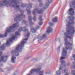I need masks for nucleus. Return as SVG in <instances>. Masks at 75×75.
Returning a JSON list of instances; mask_svg holds the SVG:
<instances>
[{
    "instance_id": "obj_1",
    "label": "nucleus",
    "mask_w": 75,
    "mask_h": 75,
    "mask_svg": "<svg viewBox=\"0 0 75 75\" xmlns=\"http://www.w3.org/2000/svg\"><path fill=\"white\" fill-rule=\"evenodd\" d=\"M68 23L69 24L67 25V27L66 28L67 31L66 34L67 35H72V34H74L75 33V31L72 30L73 25L71 24H74L75 23L73 21L70 20L68 21Z\"/></svg>"
},
{
    "instance_id": "obj_2",
    "label": "nucleus",
    "mask_w": 75,
    "mask_h": 75,
    "mask_svg": "<svg viewBox=\"0 0 75 75\" xmlns=\"http://www.w3.org/2000/svg\"><path fill=\"white\" fill-rule=\"evenodd\" d=\"M18 25H19L18 23H14L13 24V26H10L9 28H6V31L5 32L4 35L2 34L0 35V38H3L4 37H6L7 36V34L10 33L11 31L12 32H14V28L16 27H18Z\"/></svg>"
},
{
    "instance_id": "obj_3",
    "label": "nucleus",
    "mask_w": 75,
    "mask_h": 75,
    "mask_svg": "<svg viewBox=\"0 0 75 75\" xmlns=\"http://www.w3.org/2000/svg\"><path fill=\"white\" fill-rule=\"evenodd\" d=\"M14 3L15 4H17L19 3L18 2V1L16 0H5L4 1H2L1 2V6L4 5H8V4H13Z\"/></svg>"
},
{
    "instance_id": "obj_4",
    "label": "nucleus",
    "mask_w": 75,
    "mask_h": 75,
    "mask_svg": "<svg viewBox=\"0 0 75 75\" xmlns=\"http://www.w3.org/2000/svg\"><path fill=\"white\" fill-rule=\"evenodd\" d=\"M13 40H15V37L14 36H12L11 38H10L9 39V41H7L6 43V44H3L2 46H4L5 48L6 47V46H7V47H10L11 45L10 42H13ZM6 44H7L8 45H7Z\"/></svg>"
},
{
    "instance_id": "obj_5",
    "label": "nucleus",
    "mask_w": 75,
    "mask_h": 75,
    "mask_svg": "<svg viewBox=\"0 0 75 75\" xmlns=\"http://www.w3.org/2000/svg\"><path fill=\"white\" fill-rule=\"evenodd\" d=\"M3 52H0V56H1V61H2L3 62H5L7 61V57L4 56V55H2Z\"/></svg>"
},
{
    "instance_id": "obj_6",
    "label": "nucleus",
    "mask_w": 75,
    "mask_h": 75,
    "mask_svg": "<svg viewBox=\"0 0 75 75\" xmlns=\"http://www.w3.org/2000/svg\"><path fill=\"white\" fill-rule=\"evenodd\" d=\"M23 20V18L21 17V15L17 14L16 15V18H14L15 21H17L18 23L20 22V21H21Z\"/></svg>"
},
{
    "instance_id": "obj_7",
    "label": "nucleus",
    "mask_w": 75,
    "mask_h": 75,
    "mask_svg": "<svg viewBox=\"0 0 75 75\" xmlns=\"http://www.w3.org/2000/svg\"><path fill=\"white\" fill-rule=\"evenodd\" d=\"M64 45H66L65 48L66 50H68V49L69 50H72V47H69V45L71 46V45H72V44H70L69 42H66Z\"/></svg>"
},
{
    "instance_id": "obj_8",
    "label": "nucleus",
    "mask_w": 75,
    "mask_h": 75,
    "mask_svg": "<svg viewBox=\"0 0 75 75\" xmlns=\"http://www.w3.org/2000/svg\"><path fill=\"white\" fill-rule=\"evenodd\" d=\"M15 52V51L14 50H13L11 52V53L13 55V56H12V57L11 58L12 60H11V61L13 63H14V62H15V60H14L16 59V57H14Z\"/></svg>"
},
{
    "instance_id": "obj_9",
    "label": "nucleus",
    "mask_w": 75,
    "mask_h": 75,
    "mask_svg": "<svg viewBox=\"0 0 75 75\" xmlns=\"http://www.w3.org/2000/svg\"><path fill=\"white\" fill-rule=\"evenodd\" d=\"M47 38V35L46 34H44L42 35V36H40L39 38V40H38V42H40L41 41V40H43L45 38Z\"/></svg>"
},
{
    "instance_id": "obj_10",
    "label": "nucleus",
    "mask_w": 75,
    "mask_h": 75,
    "mask_svg": "<svg viewBox=\"0 0 75 75\" xmlns=\"http://www.w3.org/2000/svg\"><path fill=\"white\" fill-rule=\"evenodd\" d=\"M70 7H73L74 9L75 10V6H75V1H73L70 2Z\"/></svg>"
},
{
    "instance_id": "obj_11",
    "label": "nucleus",
    "mask_w": 75,
    "mask_h": 75,
    "mask_svg": "<svg viewBox=\"0 0 75 75\" xmlns=\"http://www.w3.org/2000/svg\"><path fill=\"white\" fill-rule=\"evenodd\" d=\"M74 10V9L72 8H70L69 10V11H70V12H68V13H69V15H71V16H74V14H75V12H74V11H71V10Z\"/></svg>"
},
{
    "instance_id": "obj_12",
    "label": "nucleus",
    "mask_w": 75,
    "mask_h": 75,
    "mask_svg": "<svg viewBox=\"0 0 75 75\" xmlns=\"http://www.w3.org/2000/svg\"><path fill=\"white\" fill-rule=\"evenodd\" d=\"M53 31V29H52L51 27H48V29L47 30L46 33L47 34H49L51 33V32H52Z\"/></svg>"
},
{
    "instance_id": "obj_13",
    "label": "nucleus",
    "mask_w": 75,
    "mask_h": 75,
    "mask_svg": "<svg viewBox=\"0 0 75 75\" xmlns=\"http://www.w3.org/2000/svg\"><path fill=\"white\" fill-rule=\"evenodd\" d=\"M22 30L25 33H27L28 32V29H26V26H24L22 28Z\"/></svg>"
},
{
    "instance_id": "obj_14",
    "label": "nucleus",
    "mask_w": 75,
    "mask_h": 75,
    "mask_svg": "<svg viewBox=\"0 0 75 75\" xmlns=\"http://www.w3.org/2000/svg\"><path fill=\"white\" fill-rule=\"evenodd\" d=\"M34 11L37 12V13H38V14H41V13H43V11H44V9H42L40 10L37 8H35L34 10Z\"/></svg>"
},
{
    "instance_id": "obj_15",
    "label": "nucleus",
    "mask_w": 75,
    "mask_h": 75,
    "mask_svg": "<svg viewBox=\"0 0 75 75\" xmlns=\"http://www.w3.org/2000/svg\"><path fill=\"white\" fill-rule=\"evenodd\" d=\"M63 50L62 51V57H64V56H65V55H67V50H65V48H63Z\"/></svg>"
},
{
    "instance_id": "obj_16",
    "label": "nucleus",
    "mask_w": 75,
    "mask_h": 75,
    "mask_svg": "<svg viewBox=\"0 0 75 75\" xmlns=\"http://www.w3.org/2000/svg\"><path fill=\"white\" fill-rule=\"evenodd\" d=\"M58 17L55 16L54 18H53L52 19V21L54 23H57V22H58Z\"/></svg>"
},
{
    "instance_id": "obj_17",
    "label": "nucleus",
    "mask_w": 75,
    "mask_h": 75,
    "mask_svg": "<svg viewBox=\"0 0 75 75\" xmlns=\"http://www.w3.org/2000/svg\"><path fill=\"white\" fill-rule=\"evenodd\" d=\"M37 30V28H32L31 30L30 31L31 32V33H35Z\"/></svg>"
},
{
    "instance_id": "obj_18",
    "label": "nucleus",
    "mask_w": 75,
    "mask_h": 75,
    "mask_svg": "<svg viewBox=\"0 0 75 75\" xmlns=\"http://www.w3.org/2000/svg\"><path fill=\"white\" fill-rule=\"evenodd\" d=\"M68 18H69L70 20H71V21H74V19H75V17H74V16H68Z\"/></svg>"
},
{
    "instance_id": "obj_19",
    "label": "nucleus",
    "mask_w": 75,
    "mask_h": 75,
    "mask_svg": "<svg viewBox=\"0 0 75 75\" xmlns=\"http://www.w3.org/2000/svg\"><path fill=\"white\" fill-rule=\"evenodd\" d=\"M15 8L16 10H18V11H20L21 9L20 8V5H16V6Z\"/></svg>"
},
{
    "instance_id": "obj_20",
    "label": "nucleus",
    "mask_w": 75,
    "mask_h": 75,
    "mask_svg": "<svg viewBox=\"0 0 75 75\" xmlns=\"http://www.w3.org/2000/svg\"><path fill=\"white\" fill-rule=\"evenodd\" d=\"M28 18L29 21H32V20H33V17L31 16H29L28 17Z\"/></svg>"
},
{
    "instance_id": "obj_21",
    "label": "nucleus",
    "mask_w": 75,
    "mask_h": 75,
    "mask_svg": "<svg viewBox=\"0 0 75 75\" xmlns=\"http://www.w3.org/2000/svg\"><path fill=\"white\" fill-rule=\"evenodd\" d=\"M22 23L23 24H25V25H28V23L27 22H26V21H25V20H23L22 21Z\"/></svg>"
},
{
    "instance_id": "obj_22",
    "label": "nucleus",
    "mask_w": 75,
    "mask_h": 75,
    "mask_svg": "<svg viewBox=\"0 0 75 75\" xmlns=\"http://www.w3.org/2000/svg\"><path fill=\"white\" fill-rule=\"evenodd\" d=\"M16 49L19 52H21V51H22V49H21V47L18 48V47H17L16 48Z\"/></svg>"
},
{
    "instance_id": "obj_23",
    "label": "nucleus",
    "mask_w": 75,
    "mask_h": 75,
    "mask_svg": "<svg viewBox=\"0 0 75 75\" xmlns=\"http://www.w3.org/2000/svg\"><path fill=\"white\" fill-rule=\"evenodd\" d=\"M18 51L16 49L15 52V56H18L19 54Z\"/></svg>"
},
{
    "instance_id": "obj_24",
    "label": "nucleus",
    "mask_w": 75,
    "mask_h": 75,
    "mask_svg": "<svg viewBox=\"0 0 75 75\" xmlns=\"http://www.w3.org/2000/svg\"><path fill=\"white\" fill-rule=\"evenodd\" d=\"M21 43L22 45L24 46V44L26 43V40L25 39H24Z\"/></svg>"
},
{
    "instance_id": "obj_25",
    "label": "nucleus",
    "mask_w": 75,
    "mask_h": 75,
    "mask_svg": "<svg viewBox=\"0 0 75 75\" xmlns=\"http://www.w3.org/2000/svg\"><path fill=\"white\" fill-rule=\"evenodd\" d=\"M42 15H40L39 16V17L38 18L39 20L40 21H43L44 20V19H42Z\"/></svg>"
},
{
    "instance_id": "obj_26",
    "label": "nucleus",
    "mask_w": 75,
    "mask_h": 75,
    "mask_svg": "<svg viewBox=\"0 0 75 75\" xmlns=\"http://www.w3.org/2000/svg\"><path fill=\"white\" fill-rule=\"evenodd\" d=\"M35 12V11H32L33 14L34 16H37V13H36Z\"/></svg>"
},
{
    "instance_id": "obj_27",
    "label": "nucleus",
    "mask_w": 75,
    "mask_h": 75,
    "mask_svg": "<svg viewBox=\"0 0 75 75\" xmlns=\"http://www.w3.org/2000/svg\"><path fill=\"white\" fill-rule=\"evenodd\" d=\"M5 50V47L3 46H1V51H3Z\"/></svg>"
},
{
    "instance_id": "obj_28",
    "label": "nucleus",
    "mask_w": 75,
    "mask_h": 75,
    "mask_svg": "<svg viewBox=\"0 0 75 75\" xmlns=\"http://www.w3.org/2000/svg\"><path fill=\"white\" fill-rule=\"evenodd\" d=\"M61 63L62 64H63V65H64L65 63H66V62L65 61H64V60H61Z\"/></svg>"
},
{
    "instance_id": "obj_29",
    "label": "nucleus",
    "mask_w": 75,
    "mask_h": 75,
    "mask_svg": "<svg viewBox=\"0 0 75 75\" xmlns=\"http://www.w3.org/2000/svg\"><path fill=\"white\" fill-rule=\"evenodd\" d=\"M30 25V26H32V25H34V23L32 22L31 21H29V24Z\"/></svg>"
},
{
    "instance_id": "obj_30",
    "label": "nucleus",
    "mask_w": 75,
    "mask_h": 75,
    "mask_svg": "<svg viewBox=\"0 0 75 75\" xmlns=\"http://www.w3.org/2000/svg\"><path fill=\"white\" fill-rule=\"evenodd\" d=\"M71 74L73 75H75V70H73L72 71Z\"/></svg>"
},
{
    "instance_id": "obj_31",
    "label": "nucleus",
    "mask_w": 75,
    "mask_h": 75,
    "mask_svg": "<svg viewBox=\"0 0 75 75\" xmlns=\"http://www.w3.org/2000/svg\"><path fill=\"white\" fill-rule=\"evenodd\" d=\"M21 6L22 7H23V8H24L26 6V5L25 4H22L21 5Z\"/></svg>"
},
{
    "instance_id": "obj_32",
    "label": "nucleus",
    "mask_w": 75,
    "mask_h": 75,
    "mask_svg": "<svg viewBox=\"0 0 75 75\" xmlns=\"http://www.w3.org/2000/svg\"><path fill=\"white\" fill-rule=\"evenodd\" d=\"M49 24L50 26H51V27H52L54 25V24L52 22H50L49 23Z\"/></svg>"
},
{
    "instance_id": "obj_33",
    "label": "nucleus",
    "mask_w": 75,
    "mask_h": 75,
    "mask_svg": "<svg viewBox=\"0 0 75 75\" xmlns=\"http://www.w3.org/2000/svg\"><path fill=\"white\" fill-rule=\"evenodd\" d=\"M21 31H22V28H19V29H18V31L19 33H20Z\"/></svg>"
},
{
    "instance_id": "obj_34",
    "label": "nucleus",
    "mask_w": 75,
    "mask_h": 75,
    "mask_svg": "<svg viewBox=\"0 0 75 75\" xmlns=\"http://www.w3.org/2000/svg\"><path fill=\"white\" fill-rule=\"evenodd\" d=\"M28 32H29V31H28V33H27L26 36V37H30V33H28Z\"/></svg>"
},
{
    "instance_id": "obj_35",
    "label": "nucleus",
    "mask_w": 75,
    "mask_h": 75,
    "mask_svg": "<svg viewBox=\"0 0 75 75\" xmlns=\"http://www.w3.org/2000/svg\"><path fill=\"white\" fill-rule=\"evenodd\" d=\"M15 35H20V34L18 32H15Z\"/></svg>"
},
{
    "instance_id": "obj_36",
    "label": "nucleus",
    "mask_w": 75,
    "mask_h": 75,
    "mask_svg": "<svg viewBox=\"0 0 75 75\" xmlns=\"http://www.w3.org/2000/svg\"><path fill=\"white\" fill-rule=\"evenodd\" d=\"M64 72L66 74H67L68 73V69L67 68H66L64 70Z\"/></svg>"
},
{
    "instance_id": "obj_37",
    "label": "nucleus",
    "mask_w": 75,
    "mask_h": 75,
    "mask_svg": "<svg viewBox=\"0 0 75 75\" xmlns=\"http://www.w3.org/2000/svg\"><path fill=\"white\" fill-rule=\"evenodd\" d=\"M57 51L58 54H59V52L60 51V46H59L57 49Z\"/></svg>"
},
{
    "instance_id": "obj_38",
    "label": "nucleus",
    "mask_w": 75,
    "mask_h": 75,
    "mask_svg": "<svg viewBox=\"0 0 75 75\" xmlns=\"http://www.w3.org/2000/svg\"><path fill=\"white\" fill-rule=\"evenodd\" d=\"M27 13H28V14H30L31 13V11L30 10L27 11Z\"/></svg>"
},
{
    "instance_id": "obj_39",
    "label": "nucleus",
    "mask_w": 75,
    "mask_h": 75,
    "mask_svg": "<svg viewBox=\"0 0 75 75\" xmlns=\"http://www.w3.org/2000/svg\"><path fill=\"white\" fill-rule=\"evenodd\" d=\"M42 6H43V4L42 3H40L39 4V6L40 7H41Z\"/></svg>"
},
{
    "instance_id": "obj_40",
    "label": "nucleus",
    "mask_w": 75,
    "mask_h": 75,
    "mask_svg": "<svg viewBox=\"0 0 75 75\" xmlns=\"http://www.w3.org/2000/svg\"><path fill=\"white\" fill-rule=\"evenodd\" d=\"M48 6H46V5H45L43 6V8L44 9H47V8H48Z\"/></svg>"
},
{
    "instance_id": "obj_41",
    "label": "nucleus",
    "mask_w": 75,
    "mask_h": 75,
    "mask_svg": "<svg viewBox=\"0 0 75 75\" xmlns=\"http://www.w3.org/2000/svg\"><path fill=\"white\" fill-rule=\"evenodd\" d=\"M50 3L48 2H47L46 3L45 5H46V6H47V7H48V6H50Z\"/></svg>"
},
{
    "instance_id": "obj_42",
    "label": "nucleus",
    "mask_w": 75,
    "mask_h": 75,
    "mask_svg": "<svg viewBox=\"0 0 75 75\" xmlns=\"http://www.w3.org/2000/svg\"><path fill=\"white\" fill-rule=\"evenodd\" d=\"M20 11V13H21V15L23 14V13H24V11L23 10H21V9L20 11Z\"/></svg>"
},
{
    "instance_id": "obj_43",
    "label": "nucleus",
    "mask_w": 75,
    "mask_h": 75,
    "mask_svg": "<svg viewBox=\"0 0 75 75\" xmlns=\"http://www.w3.org/2000/svg\"><path fill=\"white\" fill-rule=\"evenodd\" d=\"M26 10L27 11L28 10H30V8L29 7V6H26Z\"/></svg>"
},
{
    "instance_id": "obj_44",
    "label": "nucleus",
    "mask_w": 75,
    "mask_h": 75,
    "mask_svg": "<svg viewBox=\"0 0 75 75\" xmlns=\"http://www.w3.org/2000/svg\"><path fill=\"white\" fill-rule=\"evenodd\" d=\"M57 74H60L61 73V71L59 70L57 71Z\"/></svg>"
},
{
    "instance_id": "obj_45",
    "label": "nucleus",
    "mask_w": 75,
    "mask_h": 75,
    "mask_svg": "<svg viewBox=\"0 0 75 75\" xmlns=\"http://www.w3.org/2000/svg\"><path fill=\"white\" fill-rule=\"evenodd\" d=\"M35 72V70H34L32 69L30 71L31 74H34V72Z\"/></svg>"
},
{
    "instance_id": "obj_46",
    "label": "nucleus",
    "mask_w": 75,
    "mask_h": 75,
    "mask_svg": "<svg viewBox=\"0 0 75 75\" xmlns=\"http://www.w3.org/2000/svg\"><path fill=\"white\" fill-rule=\"evenodd\" d=\"M33 18L34 21H35L37 20V18H36V16H34Z\"/></svg>"
},
{
    "instance_id": "obj_47",
    "label": "nucleus",
    "mask_w": 75,
    "mask_h": 75,
    "mask_svg": "<svg viewBox=\"0 0 75 75\" xmlns=\"http://www.w3.org/2000/svg\"><path fill=\"white\" fill-rule=\"evenodd\" d=\"M24 46H23L22 45H18V48H21V47H23Z\"/></svg>"
},
{
    "instance_id": "obj_48",
    "label": "nucleus",
    "mask_w": 75,
    "mask_h": 75,
    "mask_svg": "<svg viewBox=\"0 0 75 75\" xmlns=\"http://www.w3.org/2000/svg\"><path fill=\"white\" fill-rule=\"evenodd\" d=\"M29 6L30 7V8H32V6H33V5H32V4L30 3L29 4Z\"/></svg>"
},
{
    "instance_id": "obj_49",
    "label": "nucleus",
    "mask_w": 75,
    "mask_h": 75,
    "mask_svg": "<svg viewBox=\"0 0 75 75\" xmlns=\"http://www.w3.org/2000/svg\"><path fill=\"white\" fill-rule=\"evenodd\" d=\"M50 72H51V71H48L46 72V74H50Z\"/></svg>"
},
{
    "instance_id": "obj_50",
    "label": "nucleus",
    "mask_w": 75,
    "mask_h": 75,
    "mask_svg": "<svg viewBox=\"0 0 75 75\" xmlns=\"http://www.w3.org/2000/svg\"><path fill=\"white\" fill-rule=\"evenodd\" d=\"M48 2L50 3H52V0H48Z\"/></svg>"
},
{
    "instance_id": "obj_51",
    "label": "nucleus",
    "mask_w": 75,
    "mask_h": 75,
    "mask_svg": "<svg viewBox=\"0 0 75 75\" xmlns=\"http://www.w3.org/2000/svg\"><path fill=\"white\" fill-rule=\"evenodd\" d=\"M21 16L22 18H25V16L24 15H21Z\"/></svg>"
},
{
    "instance_id": "obj_52",
    "label": "nucleus",
    "mask_w": 75,
    "mask_h": 75,
    "mask_svg": "<svg viewBox=\"0 0 75 75\" xmlns=\"http://www.w3.org/2000/svg\"><path fill=\"white\" fill-rule=\"evenodd\" d=\"M7 69H8V71H10L11 69V68L10 67H8L7 68Z\"/></svg>"
},
{
    "instance_id": "obj_53",
    "label": "nucleus",
    "mask_w": 75,
    "mask_h": 75,
    "mask_svg": "<svg viewBox=\"0 0 75 75\" xmlns=\"http://www.w3.org/2000/svg\"><path fill=\"white\" fill-rule=\"evenodd\" d=\"M64 41L65 42H67L68 41V39H65L64 40Z\"/></svg>"
},
{
    "instance_id": "obj_54",
    "label": "nucleus",
    "mask_w": 75,
    "mask_h": 75,
    "mask_svg": "<svg viewBox=\"0 0 75 75\" xmlns=\"http://www.w3.org/2000/svg\"><path fill=\"white\" fill-rule=\"evenodd\" d=\"M43 24L42 22H40V23H39V25L41 26V25H42Z\"/></svg>"
},
{
    "instance_id": "obj_55",
    "label": "nucleus",
    "mask_w": 75,
    "mask_h": 75,
    "mask_svg": "<svg viewBox=\"0 0 75 75\" xmlns=\"http://www.w3.org/2000/svg\"><path fill=\"white\" fill-rule=\"evenodd\" d=\"M66 37L67 38H69L70 37V36H69L68 35H66Z\"/></svg>"
},
{
    "instance_id": "obj_56",
    "label": "nucleus",
    "mask_w": 75,
    "mask_h": 75,
    "mask_svg": "<svg viewBox=\"0 0 75 75\" xmlns=\"http://www.w3.org/2000/svg\"><path fill=\"white\" fill-rule=\"evenodd\" d=\"M38 38V36H35L34 38V40H36V39H37Z\"/></svg>"
},
{
    "instance_id": "obj_57",
    "label": "nucleus",
    "mask_w": 75,
    "mask_h": 75,
    "mask_svg": "<svg viewBox=\"0 0 75 75\" xmlns=\"http://www.w3.org/2000/svg\"><path fill=\"white\" fill-rule=\"evenodd\" d=\"M73 67L74 69H75V63L73 64Z\"/></svg>"
},
{
    "instance_id": "obj_58",
    "label": "nucleus",
    "mask_w": 75,
    "mask_h": 75,
    "mask_svg": "<svg viewBox=\"0 0 75 75\" xmlns=\"http://www.w3.org/2000/svg\"><path fill=\"white\" fill-rule=\"evenodd\" d=\"M62 67H59V70H60V71H61L62 70Z\"/></svg>"
},
{
    "instance_id": "obj_59",
    "label": "nucleus",
    "mask_w": 75,
    "mask_h": 75,
    "mask_svg": "<svg viewBox=\"0 0 75 75\" xmlns=\"http://www.w3.org/2000/svg\"><path fill=\"white\" fill-rule=\"evenodd\" d=\"M40 28V26H37L36 27V28H37V29H38Z\"/></svg>"
},
{
    "instance_id": "obj_60",
    "label": "nucleus",
    "mask_w": 75,
    "mask_h": 75,
    "mask_svg": "<svg viewBox=\"0 0 75 75\" xmlns=\"http://www.w3.org/2000/svg\"><path fill=\"white\" fill-rule=\"evenodd\" d=\"M61 59H65V58H64L63 57H60Z\"/></svg>"
},
{
    "instance_id": "obj_61",
    "label": "nucleus",
    "mask_w": 75,
    "mask_h": 75,
    "mask_svg": "<svg viewBox=\"0 0 75 75\" xmlns=\"http://www.w3.org/2000/svg\"><path fill=\"white\" fill-rule=\"evenodd\" d=\"M12 7H15V5H12Z\"/></svg>"
},
{
    "instance_id": "obj_62",
    "label": "nucleus",
    "mask_w": 75,
    "mask_h": 75,
    "mask_svg": "<svg viewBox=\"0 0 75 75\" xmlns=\"http://www.w3.org/2000/svg\"><path fill=\"white\" fill-rule=\"evenodd\" d=\"M35 61H39V60H37V59H34Z\"/></svg>"
},
{
    "instance_id": "obj_63",
    "label": "nucleus",
    "mask_w": 75,
    "mask_h": 75,
    "mask_svg": "<svg viewBox=\"0 0 75 75\" xmlns=\"http://www.w3.org/2000/svg\"><path fill=\"white\" fill-rule=\"evenodd\" d=\"M28 38H27L25 39L24 40H25L26 41H27V40H28Z\"/></svg>"
},
{
    "instance_id": "obj_64",
    "label": "nucleus",
    "mask_w": 75,
    "mask_h": 75,
    "mask_svg": "<svg viewBox=\"0 0 75 75\" xmlns=\"http://www.w3.org/2000/svg\"><path fill=\"white\" fill-rule=\"evenodd\" d=\"M64 75H69V74H68L67 73L66 74H65Z\"/></svg>"
}]
</instances>
